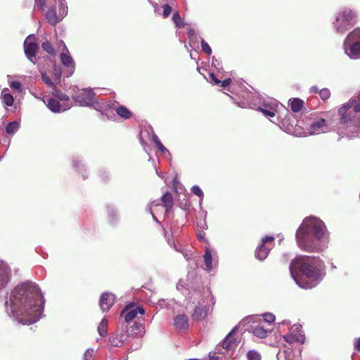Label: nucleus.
Returning <instances> with one entry per match:
<instances>
[{
  "label": "nucleus",
  "mask_w": 360,
  "mask_h": 360,
  "mask_svg": "<svg viewBox=\"0 0 360 360\" xmlns=\"http://www.w3.org/2000/svg\"><path fill=\"white\" fill-rule=\"evenodd\" d=\"M212 65L217 69L220 68V63L214 56L212 57Z\"/></svg>",
  "instance_id": "13d9d810"
},
{
  "label": "nucleus",
  "mask_w": 360,
  "mask_h": 360,
  "mask_svg": "<svg viewBox=\"0 0 360 360\" xmlns=\"http://www.w3.org/2000/svg\"><path fill=\"white\" fill-rule=\"evenodd\" d=\"M357 13L349 8H344L337 13L335 20L333 22V27L337 33H345L353 25Z\"/></svg>",
  "instance_id": "423d86ee"
},
{
  "label": "nucleus",
  "mask_w": 360,
  "mask_h": 360,
  "mask_svg": "<svg viewBox=\"0 0 360 360\" xmlns=\"http://www.w3.org/2000/svg\"><path fill=\"white\" fill-rule=\"evenodd\" d=\"M83 360H94V350L91 348L87 349L84 354Z\"/></svg>",
  "instance_id": "79ce46f5"
},
{
  "label": "nucleus",
  "mask_w": 360,
  "mask_h": 360,
  "mask_svg": "<svg viewBox=\"0 0 360 360\" xmlns=\"http://www.w3.org/2000/svg\"><path fill=\"white\" fill-rule=\"evenodd\" d=\"M300 328V325H294L293 328H292V330H297Z\"/></svg>",
  "instance_id": "69168bd1"
},
{
  "label": "nucleus",
  "mask_w": 360,
  "mask_h": 360,
  "mask_svg": "<svg viewBox=\"0 0 360 360\" xmlns=\"http://www.w3.org/2000/svg\"><path fill=\"white\" fill-rule=\"evenodd\" d=\"M163 16L164 18H167L172 11V8L169 4L163 5Z\"/></svg>",
  "instance_id": "de8ad7c7"
},
{
  "label": "nucleus",
  "mask_w": 360,
  "mask_h": 360,
  "mask_svg": "<svg viewBox=\"0 0 360 360\" xmlns=\"http://www.w3.org/2000/svg\"><path fill=\"white\" fill-rule=\"evenodd\" d=\"M281 128L286 133L295 136H307L319 134L328 131V125L323 118L309 117L304 120H297L288 113L283 120Z\"/></svg>",
  "instance_id": "20e7f679"
},
{
  "label": "nucleus",
  "mask_w": 360,
  "mask_h": 360,
  "mask_svg": "<svg viewBox=\"0 0 360 360\" xmlns=\"http://www.w3.org/2000/svg\"><path fill=\"white\" fill-rule=\"evenodd\" d=\"M203 260L205 263V270L207 272H210L217 262V256L213 257L212 252L209 248H206L205 250V254L203 255Z\"/></svg>",
  "instance_id": "6ab92c4d"
},
{
  "label": "nucleus",
  "mask_w": 360,
  "mask_h": 360,
  "mask_svg": "<svg viewBox=\"0 0 360 360\" xmlns=\"http://www.w3.org/2000/svg\"><path fill=\"white\" fill-rule=\"evenodd\" d=\"M289 105L292 111L297 112L301 110L303 107L304 101L300 98H292L289 100Z\"/></svg>",
  "instance_id": "cd10ccee"
},
{
  "label": "nucleus",
  "mask_w": 360,
  "mask_h": 360,
  "mask_svg": "<svg viewBox=\"0 0 360 360\" xmlns=\"http://www.w3.org/2000/svg\"><path fill=\"white\" fill-rule=\"evenodd\" d=\"M298 247L308 252H322L328 246L330 233L325 223L314 216L305 217L295 234Z\"/></svg>",
  "instance_id": "f03ea898"
},
{
  "label": "nucleus",
  "mask_w": 360,
  "mask_h": 360,
  "mask_svg": "<svg viewBox=\"0 0 360 360\" xmlns=\"http://www.w3.org/2000/svg\"><path fill=\"white\" fill-rule=\"evenodd\" d=\"M108 221L109 222L114 225L118 221V215L117 210L113 207H108Z\"/></svg>",
  "instance_id": "2f4dec72"
},
{
  "label": "nucleus",
  "mask_w": 360,
  "mask_h": 360,
  "mask_svg": "<svg viewBox=\"0 0 360 360\" xmlns=\"http://www.w3.org/2000/svg\"><path fill=\"white\" fill-rule=\"evenodd\" d=\"M11 275V266L6 262L0 259V292L8 284Z\"/></svg>",
  "instance_id": "dca6fc26"
},
{
  "label": "nucleus",
  "mask_w": 360,
  "mask_h": 360,
  "mask_svg": "<svg viewBox=\"0 0 360 360\" xmlns=\"http://www.w3.org/2000/svg\"><path fill=\"white\" fill-rule=\"evenodd\" d=\"M315 93H319L320 96L323 100H327L330 98V91H314Z\"/></svg>",
  "instance_id": "864d4df0"
},
{
  "label": "nucleus",
  "mask_w": 360,
  "mask_h": 360,
  "mask_svg": "<svg viewBox=\"0 0 360 360\" xmlns=\"http://www.w3.org/2000/svg\"><path fill=\"white\" fill-rule=\"evenodd\" d=\"M238 82H239V87L243 89V90H248V87L252 88L250 85H249L247 82H245L243 79H240V81H238Z\"/></svg>",
  "instance_id": "5fc2aeb1"
},
{
  "label": "nucleus",
  "mask_w": 360,
  "mask_h": 360,
  "mask_svg": "<svg viewBox=\"0 0 360 360\" xmlns=\"http://www.w3.org/2000/svg\"><path fill=\"white\" fill-rule=\"evenodd\" d=\"M173 21L178 27H183L184 23L182 19L178 12H175L172 17Z\"/></svg>",
  "instance_id": "a19ab883"
},
{
  "label": "nucleus",
  "mask_w": 360,
  "mask_h": 360,
  "mask_svg": "<svg viewBox=\"0 0 360 360\" xmlns=\"http://www.w3.org/2000/svg\"><path fill=\"white\" fill-rule=\"evenodd\" d=\"M278 359L281 360V354H278L277 355ZM283 357L285 360H300L299 357L295 359V355L292 352H288L284 354Z\"/></svg>",
  "instance_id": "37998d69"
},
{
  "label": "nucleus",
  "mask_w": 360,
  "mask_h": 360,
  "mask_svg": "<svg viewBox=\"0 0 360 360\" xmlns=\"http://www.w3.org/2000/svg\"><path fill=\"white\" fill-rule=\"evenodd\" d=\"M41 91H32V95L36 97V98H39L38 97V94L39 93H40Z\"/></svg>",
  "instance_id": "0e129e2a"
},
{
  "label": "nucleus",
  "mask_w": 360,
  "mask_h": 360,
  "mask_svg": "<svg viewBox=\"0 0 360 360\" xmlns=\"http://www.w3.org/2000/svg\"><path fill=\"white\" fill-rule=\"evenodd\" d=\"M162 203L166 209V212L168 213L173 207V197L169 192H166L161 198Z\"/></svg>",
  "instance_id": "b1692460"
},
{
  "label": "nucleus",
  "mask_w": 360,
  "mask_h": 360,
  "mask_svg": "<svg viewBox=\"0 0 360 360\" xmlns=\"http://www.w3.org/2000/svg\"><path fill=\"white\" fill-rule=\"evenodd\" d=\"M72 98L79 105L92 106L97 110H101V105L97 101L94 91H74Z\"/></svg>",
  "instance_id": "1a4fd4ad"
},
{
  "label": "nucleus",
  "mask_w": 360,
  "mask_h": 360,
  "mask_svg": "<svg viewBox=\"0 0 360 360\" xmlns=\"http://www.w3.org/2000/svg\"><path fill=\"white\" fill-rule=\"evenodd\" d=\"M39 46L34 34L29 35L24 41V51L27 58L32 63L36 57Z\"/></svg>",
  "instance_id": "f8f14e48"
},
{
  "label": "nucleus",
  "mask_w": 360,
  "mask_h": 360,
  "mask_svg": "<svg viewBox=\"0 0 360 360\" xmlns=\"http://www.w3.org/2000/svg\"><path fill=\"white\" fill-rule=\"evenodd\" d=\"M174 325L178 330H186L188 328L187 316L184 314L177 315L174 318Z\"/></svg>",
  "instance_id": "412c9836"
},
{
  "label": "nucleus",
  "mask_w": 360,
  "mask_h": 360,
  "mask_svg": "<svg viewBox=\"0 0 360 360\" xmlns=\"http://www.w3.org/2000/svg\"><path fill=\"white\" fill-rule=\"evenodd\" d=\"M123 342H124V340H122V339H120V340H119V342H115V339H113L112 340H111L112 344L114 346H116V347L120 346L119 343L122 344Z\"/></svg>",
  "instance_id": "e2e57ef3"
},
{
  "label": "nucleus",
  "mask_w": 360,
  "mask_h": 360,
  "mask_svg": "<svg viewBox=\"0 0 360 360\" xmlns=\"http://www.w3.org/2000/svg\"><path fill=\"white\" fill-rule=\"evenodd\" d=\"M176 288L178 290H180L181 288H183V285L181 284V283H178L177 285H176Z\"/></svg>",
  "instance_id": "338daca9"
},
{
  "label": "nucleus",
  "mask_w": 360,
  "mask_h": 360,
  "mask_svg": "<svg viewBox=\"0 0 360 360\" xmlns=\"http://www.w3.org/2000/svg\"><path fill=\"white\" fill-rule=\"evenodd\" d=\"M115 109L117 114L123 119H129L132 115L131 112L124 105H119Z\"/></svg>",
  "instance_id": "bb28decb"
},
{
  "label": "nucleus",
  "mask_w": 360,
  "mask_h": 360,
  "mask_svg": "<svg viewBox=\"0 0 360 360\" xmlns=\"http://www.w3.org/2000/svg\"><path fill=\"white\" fill-rule=\"evenodd\" d=\"M160 203L159 202H153L151 205L147 208V210L148 212H150L151 214H152V217H153V219L157 222V223H159V221L158 220V219L156 218V217L153 214V210H152V206H158L159 205Z\"/></svg>",
  "instance_id": "3c124183"
},
{
  "label": "nucleus",
  "mask_w": 360,
  "mask_h": 360,
  "mask_svg": "<svg viewBox=\"0 0 360 360\" xmlns=\"http://www.w3.org/2000/svg\"><path fill=\"white\" fill-rule=\"evenodd\" d=\"M20 122L13 121L9 122L6 127V132L11 136H13L20 128Z\"/></svg>",
  "instance_id": "c756f323"
},
{
  "label": "nucleus",
  "mask_w": 360,
  "mask_h": 360,
  "mask_svg": "<svg viewBox=\"0 0 360 360\" xmlns=\"http://www.w3.org/2000/svg\"><path fill=\"white\" fill-rule=\"evenodd\" d=\"M60 58L63 65L70 68V73L68 76L72 75L75 70V63L72 58L68 54V50L65 45L63 52L60 53Z\"/></svg>",
  "instance_id": "aec40b11"
},
{
  "label": "nucleus",
  "mask_w": 360,
  "mask_h": 360,
  "mask_svg": "<svg viewBox=\"0 0 360 360\" xmlns=\"http://www.w3.org/2000/svg\"><path fill=\"white\" fill-rule=\"evenodd\" d=\"M283 338L287 342L290 344L296 342H303L304 341V336L300 333L293 334L290 333L284 335Z\"/></svg>",
  "instance_id": "c85d7f7f"
},
{
  "label": "nucleus",
  "mask_w": 360,
  "mask_h": 360,
  "mask_svg": "<svg viewBox=\"0 0 360 360\" xmlns=\"http://www.w3.org/2000/svg\"><path fill=\"white\" fill-rule=\"evenodd\" d=\"M42 101L46 106L53 112H59L60 111H64L70 108L71 104H65L63 105L60 103V101L54 96L52 97L44 96Z\"/></svg>",
  "instance_id": "2eb2a0df"
},
{
  "label": "nucleus",
  "mask_w": 360,
  "mask_h": 360,
  "mask_svg": "<svg viewBox=\"0 0 360 360\" xmlns=\"http://www.w3.org/2000/svg\"><path fill=\"white\" fill-rule=\"evenodd\" d=\"M52 94L59 101H69V96L63 91H52Z\"/></svg>",
  "instance_id": "e433bc0d"
},
{
  "label": "nucleus",
  "mask_w": 360,
  "mask_h": 360,
  "mask_svg": "<svg viewBox=\"0 0 360 360\" xmlns=\"http://www.w3.org/2000/svg\"><path fill=\"white\" fill-rule=\"evenodd\" d=\"M201 48L202 50L207 55L212 54V49L203 39L201 40Z\"/></svg>",
  "instance_id": "c03bdc74"
},
{
  "label": "nucleus",
  "mask_w": 360,
  "mask_h": 360,
  "mask_svg": "<svg viewBox=\"0 0 360 360\" xmlns=\"http://www.w3.org/2000/svg\"><path fill=\"white\" fill-rule=\"evenodd\" d=\"M173 302L172 300H169V301H167L165 300H160L158 302V304L160 307H164L165 306V307H167L169 305H171L172 303Z\"/></svg>",
  "instance_id": "603ef678"
},
{
  "label": "nucleus",
  "mask_w": 360,
  "mask_h": 360,
  "mask_svg": "<svg viewBox=\"0 0 360 360\" xmlns=\"http://www.w3.org/2000/svg\"><path fill=\"white\" fill-rule=\"evenodd\" d=\"M236 330L237 327L233 328L232 330L229 332V333L224 339L221 346H217L215 348V350L217 351L218 353H221V347L228 353H232V352L236 348L237 342L234 337Z\"/></svg>",
  "instance_id": "ddd939ff"
},
{
  "label": "nucleus",
  "mask_w": 360,
  "mask_h": 360,
  "mask_svg": "<svg viewBox=\"0 0 360 360\" xmlns=\"http://www.w3.org/2000/svg\"><path fill=\"white\" fill-rule=\"evenodd\" d=\"M46 18L51 25H56L58 22L61 21L58 14H57L56 8H52L46 13Z\"/></svg>",
  "instance_id": "5701e85b"
},
{
  "label": "nucleus",
  "mask_w": 360,
  "mask_h": 360,
  "mask_svg": "<svg viewBox=\"0 0 360 360\" xmlns=\"http://www.w3.org/2000/svg\"><path fill=\"white\" fill-rule=\"evenodd\" d=\"M115 301V296L114 294L108 292H103L100 297L99 304L101 310L105 312L108 311Z\"/></svg>",
  "instance_id": "f3484780"
},
{
  "label": "nucleus",
  "mask_w": 360,
  "mask_h": 360,
  "mask_svg": "<svg viewBox=\"0 0 360 360\" xmlns=\"http://www.w3.org/2000/svg\"><path fill=\"white\" fill-rule=\"evenodd\" d=\"M263 316H264V321L268 323H271L274 322L276 319L275 316L273 314L269 313V312H266V313L264 314Z\"/></svg>",
  "instance_id": "a18cd8bd"
},
{
  "label": "nucleus",
  "mask_w": 360,
  "mask_h": 360,
  "mask_svg": "<svg viewBox=\"0 0 360 360\" xmlns=\"http://www.w3.org/2000/svg\"><path fill=\"white\" fill-rule=\"evenodd\" d=\"M139 313L141 314H144V309L141 307L134 308L131 306H127L122 309L121 315L124 316V321L126 322H129L133 320Z\"/></svg>",
  "instance_id": "a211bd4d"
},
{
  "label": "nucleus",
  "mask_w": 360,
  "mask_h": 360,
  "mask_svg": "<svg viewBox=\"0 0 360 360\" xmlns=\"http://www.w3.org/2000/svg\"><path fill=\"white\" fill-rule=\"evenodd\" d=\"M42 49L51 55L55 54V50L49 41H44L41 44Z\"/></svg>",
  "instance_id": "58836bf2"
},
{
  "label": "nucleus",
  "mask_w": 360,
  "mask_h": 360,
  "mask_svg": "<svg viewBox=\"0 0 360 360\" xmlns=\"http://www.w3.org/2000/svg\"><path fill=\"white\" fill-rule=\"evenodd\" d=\"M41 79L44 84L47 85L48 87L51 88L54 85L56 82L53 81V77H49L46 75V72H41Z\"/></svg>",
  "instance_id": "4c0bfd02"
},
{
  "label": "nucleus",
  "mask_w": 360,
  "mask_h": 360,
  "mask_svg": "<svg viewBox=\"0 0 360 360\" xmlns=\"http://www.w3.org/2000/svg\"><path fill=\"white\" fill-rule=\"evenodd\" d=\"M2 102L7 106H11L13 104V96L10 94H4L1 96Z\"/></svg>",
  "instance_id": "c9c22d12"
},
{
  "label": "nucleus",
  "mask_w": 360,
  "mask_h": 360,
  "mask_svg": "<svg viewBox=\"0 0 360 360\" xmlns=\"http://www.w3.org/2000/svg\"><path fill=\"white\" fill-rule=\"evenodd\" d=\"M248 360H261V355L255 350H250L247 354Z\"/></svg>",
  "instance_id": "ea45409f"
},
{
  "label": "nucleus",
  "mask_w": 360,
  "mask_h": 360,
  "mask_svg": "<svg viewBox=\"0 0 360 360\" xmlns=\"http://www.w3.org/2000/svg\"><path fill=\"white\" fill-rule=\"evenodd\" d=\"M248 329H250L252 334L259 338H265L269 332L268 330L264 329L260 323L251 326L250 328H248Z\"/></svg>",
  "instance_id": "4be33fe9"
},
{
  "label": "nucleus",
  "mask_w": 360,
  "mask_h": 360,
  "mask_svg": "<svg viewBox=\"0 0 360 360\" xmlns=\"http://www.w3.org/2000/svg\"><path fill=\"white\" fill-rule=\"evenodd\" d=\"M143 328V326L142 323L139 322H134V324L130 327L129 333L130 335L134 336L138 333H140Z\"/></svg>",
  "instance_id": "72a5a7b5"
},
{
  "label": "nucleus",
  "mask_w": 360,
  "mask_h": 360,
  "mask_svg": "<svg viewBox=\"0 0 360 360\" xmlns=\"http://www.w3.org/2000/svg\"><path fill=\"white\" fill-rule=\"evenodd\" d=\"M191 192L200 198L199 204L201 205L204 197L202 189L198 186L194 185L191 188Z\"/></svg>",
  "instance_id": "f704fd0d"
},
{
  "label": "nucleus",
  "mask_w": 360,
  "mask_h": 360,
  "mask_svg": "<svg viewBox=\"0 0 360 360\" xmlns=\"http://www.w3.org/2000/svg\"><path fill=\"white\" fill-rule=\"evenodd\" d=\"M217 353H218V352L216 350L214 353L210 352V354H209L210 360H221L222 358L219 356H217L216 355Z\"/></svg>",
  "instance_id": "4d7b16f0"
},
{
  "label": "nucleus",
  "mask_w": 360,
  "mask_h": 360,
  "mask_svg": "<svg viewBox=\"0 0 360 360\" xmlns=\"http://www.w3.org/2000/svg\"><path fill=\"white\" fill-rule=\"evenodd\" d=\"M72 166L79 173H80L82 175L84 179L86 178V176L83 173L84 172H86L84 165L82 163V160H80L79 157H73Z\"/></svg>",
  "instance_id": "393cba45"
},
{
  "label": "nucleus",
  "mask_w": 360,
  "mask_h": 360,
  "mask_svg": "<svg viewBox=\"0 0 360 360\" xmlns=\"http://www.w3.org/2000/svg\"><path fill=\"white\" fill-rule=\"evenodd\" d=\"M45 299L39 286L33 282L17 285L5 302L10 317L22 325L37 322L43 316Z\"/></svg>",
  "instance_id": "f257e3e1"
},
{
  "label": "nucleus",
  "mask_w": 360,
  "mask_h": 360,
  "mask_svg": "<svg viewBox=\"0 0 360 360\" xmlns=\"http://www.w3.org/2000/svg\"><path fill=\"white\" fill-rule=\"evenodd\" d=\"M35 5L37 8L44 11L46 0H35Z\"/></svg>",
  "instance_id": "8fccbe9b"
},
{
  "label": "nucleus",
  "mask_w": 360,
  "mask_h": 360,
  "mask_svg": "<svg viewBox=\"0 0 360 360\" xmlns=\"http://www.w3.org/2000/svg\"><path fill=\"white\" fill-rule=\"evenodd\" d=\"M354 348L357 351L360 350V337L356 340Z\"/></svg>",
  "instance_id": "680f3d73"
},
{
  "label": "nucleus",
  "mask_w": 360,
  "mask_h": 360,
  "mask_svg": "<svg viewBox=\"0 0 360 360\" xmlns=\"http://www.w3.org/2000/svg\"><path fill=\"white\" fill-rule=\"evenodd\" d=\"M227 94L238 106L257 110L264 98H262L258 91H230Z\"/></svg>",
  "instance_id": "39448f33"
},
{
  "label": "nucleus",
  "mask_w": 360,
  "mask_h": 360,
  "mask_svg": "<svg viewBox=\"0 0 360 360\" xmlns=\"http://www.w3.org/2000/svg\"><path fill=\"white\" fill-rule=\"evenodd\" d=\"M10 86L15 90H19L21 87V84L20 82L13 81L11 83Z\"/></svg>",
  "instance_id": "6e6d98bb"
},
{
  "label": "nucleus",
  "mask_w": 360,
  "mask_h": 360,
  "mask_svg": "<svg viewBox=\"0 0 360 360\" xmlns=\"http://www.w3.org/2000/svg\"><path fill=\"white\" fill-rule=\"evenodd\" d=\"M231 79L230 78L226 79L224 81H221V83L219 84L220 86L222 87H227L231 84Z\"/></svg>",
  "instance_id": "bf43d9fd"
},
{
  "label": "nucleus",
  "mask_w": 360,
  "mask_h": 360,
  "mask_svg": "<svg viewBox=\"0 0 360 360\" xmlns=\"http://www.w3.org/2000/svg\"><path fill=\"white\" fill-rule=\"evenodd\" d=\"M157 136L153 127L150 125H145L141 127L140 133H139V139L141 146L143 148V150L148 153V146L147 144V141H153L154 142V136Z\"/></svg>",
  "instance_id": "4468645a"
},
{
  "label": "nucleus",
  "mask_w": 360,
  "mask_h": 360,
  "mask_svg": "<svg viewBox=\"0 0 360 360\" xmlns=\"http://www.w3.org/2000/svg\"><path fill=\"white\" fill-rule=\"evenodd\" d=\"M214 303L213 296L209 292H207L202 300L195 307L191 316L192 319L195 321H200L205 319L207 316L210 307Z\"/></svg>",
  "instance_id": "6e6552de"
},
{
  "label": "nucleus",
  "mask_w": 360,
  "mask_h": 360,
  "mask_svg": "<svg viewBox=\"0 0 360 360\" xmlns=\"http://www.w3.org/2000/svg\"><path fill=\"white\" fill-rule=\"evenodd\" d=\"M58 1V15L61 20L68 15V8L65 0H54Z\"/></svg>",
  "instance_id": "a878e982"
},
{
  "label": "nucleus",
  "mask_w": 360,
  "mask_h": 360,
  "mask_svg": "<svg viewBox=\"0 0 360 360\" xmlns=\"http://www.w3.org/2000/svg\"><path fill=\"white\" fill-rule=\"evenodd\" d=\"M274 245V238L273 236H265L262 238L261 243L257 245L255 250V257L260 261H264L268 256L270 250Z\"/></svg>",
  "instance_id": "9d476101"
},
{
  "label": "nucleus",
  "mask_w": 360,
  "mask_h": 360,
  "mask_svg": "<svg viewBox=\"0 0 360 360\" xmlns=\"http://www.w3.org/2000/svg\"><path fill=\"white\" fill-rule=\"evenodd\" d=\"M107 327H108L107 320L105 319H102V321H101V323H99V325L98 326V332L101 336L105 337L107 335V333H108Z\"/></svg>",
  "instance_id": "473e14b6"
},
{
  "label": "nucleus",
  "mask_w": 360,
  "mask_h": 360,
  "mask_svg": "<svg viewBox=\"0 0 360 360\" xmlns=\"http://www.w3.org/2000/svg\"><path fill=\"white\" fill-rule=\"evenodd\" d=\"M257 319L261 320V319L257 316H248L245 319H244L243 320V322L247 321L248 323L250 322L255 323H257Z\"/></svg>",
  "instance_id": "09e8293b"
},
{
  "label": "nucleus",
  "mask_w": 360,
  "mask_h": 360,
  "mask_svg": "<svg viewBox=\"0 0 360 360\" xmlns=\"http://www.w3.org/2000/svg\"><path fill=\"white\" fill-rule=\"evenodd\" d=\"M210 77L212 79V81L215 84H217L219 86L220 83H221V80L218 79L214 73H210Z\"/></svg>",
  "instance_id": "052dcab7"
},
{
  "label": "nucleus",
  "mask_w": 360,
  "mask_h": 360,
  "mask_svg": "<svg viewBox=\"0 0 360 360\" xmlns=\"http://www.w3.org/2000/svg\"><path fill=\"white\" fill-rule=\"evenodd\" d=\"M60 77H61V71H60V68H57L55 66L54 72L52 75L53 81L56 82H58L60 79Z\"/></svg>",
  "instance_id": "49530a36"
},
{
  "label": "nucleus",
  "mask_w": 360,
  "mask_h": 360,
  "mask_svg": "<svg viewBox=\"0 0 360 360\" xmlns=\"http://www.w3.org/2000/svg\"><path fill=\"white\" fill-rule=\"evenodd\" d=\"M289 270L292 278L302 288L317 286L326 274V265L319 257L297 255L292 260Z\"/></svg>",
  "instance_id": "7ed1b4c3"
},
{
  "label": "nucleus",
  "mask_w": 360,
  "mask_h": 360,
  "mask_svg": "<svg viewBox=\"0 0 360 360\" xmlns=\"http://www.w3.org/2000/svg\"><path fill=\"white\" fill-rule=\"evenodd\" d=\"M279 105L280 103L277 100L269 97L263 100L257 110L262 112L266 117H274Z\"/></svg>",
  "instance_id": "9b49d317"
},
{
  "label": "nucleus",
  "mask_w": 360,
  "mask_h": 360,
  "mask_svg": "<svg viewBox=\"0 0 360 360\" xmlns=\"http://www.w3.org/2000/svg\"><path fill=\"white\" fill-rule=\"evenodd\" d=\"M330 266H331L332 269H337V266L333 263L330 264Z\"/></svg>",
  "instance_id": "774afa93"
},
{
  "label": "nucleus",
  "mask_w": 360,
  "mask_h": 360,
  "mask_svg": "<svg viewBox=\"0 0 360 360\" xmlns=\"http://www.w3.org/2000/svg\"><path fill=\"white\" fill-rule=\"evenodd\" d=\"M344 51L352 59L360 58V27L350 32L343 44Z\"/></svg>",
  "instance_id": "0eeeda50"
},
{
  "label": "nucleus",
  "mask_w": 360,
  "mask_h": 360,
  "mask_svg": "<svg viewBox=\"0 0 360 360\" xmlns=\"http://www.w3.org/2000/svg\"><path fill=\"white\" fill-rule=\"evenodd\" d=\"M154 143L158 150L167 158H171V154L169 151L163 146V144L160 142L158 136H154Z\"/></svg>",
  "instance_id": "7c9ffc66"
}]
</instances>
